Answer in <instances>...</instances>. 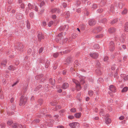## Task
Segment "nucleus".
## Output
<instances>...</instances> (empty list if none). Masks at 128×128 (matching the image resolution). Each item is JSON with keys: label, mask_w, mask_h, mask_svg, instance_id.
<instances>
[{"label": "nucleus", "mask_w": 128, "mask_h": 128, "mask_svg": "<svg viewBox=\"0 0 128 128\" xmlns=\"http://www.w3.org/2000/svg\"><path fill=\"white\" fill-rule=\"evenodd\" d=\"M88 94L90 96H92L93 95L94 92L93 91L90 90L88 92Z\"/></svg>", "instance_id": "obj_38"}, {"label": "nucleus", "mask_w": 128, "mask_h": 128, "mask_svg": "<svg viewBox=\"0 0 128 128\" xmlns=\"http://www.w3.org/2000/svg\"><path fill=\"white\" fill-rule=\"evenodd\" d=\"M72 81L73 82L76 84L77 88H78V90H79L82 88L80 83L78 80L75 79H73Z\"/></svg>", "instance_id": "obj_3"}, {"label": "nucleus", "mask_w": 128, "mask_h": 128, "mask_svg": "<svg viewBox=\"0 0 128 128\" xmlns=\"http://www.w3.org/2000/svg\"><path fill=\"white\" fill-rule=\"evenodd\" d=\"M97 7V5L96 4H93L92 5V10H94L96 9Z\"/></svg>", "instance_id": "obj_42"}, {"label": "nucleus", "mask_w": 128, "mask_h": 128, "mask_svg": "<svg viewBox=\"0 0 128 128\" xmlns=\"http://www.w3.org/2000/svg\"><path fill=\"white\" fill-rule=\"evenodd\" d=\"M17 16L18 17L19 16V18H18L19 19H21L22 18V15H21L20 16V15L19 14H18L16 15V16Z\"/></svg>", "instance_id": "obj_58"}, {"label": "nucleus", "mask_w": 128, "mask_h": 128, "mask_svg": "<svg viewBox=\"0 0 128 128\" xmlns=\"http://www.w3.org/2000/svg\"><path fill=\"white\" fill-rule=\"evenodd\" d=\"M28 6L29 9L30 10L33 8V6L30 3H29L28 4Z\"/></svg>", "instance_id": "obj_50"}, {"label": "nucleus", "mask_w": 128, "mask_h": 128, "mask_svg": "<svg viewBox=\"0 0 128 128\" xmlns=\"http://www.w3.org/2000/svg\"><path fill=\"white\" fill-rule=\"evenodd\" d=\"M28 98L23 95H22L20 97V100L19 105L21 106L22 105H24L26 103L27 101Z\"/></svg>", "instance_id": "obj_1"}, {"label": "nucleus", "mask_w": 128, "mask_h": 128, "mask_svg": "<svg viewBox=\"0 0 128 128\" xmlns=\"http://www.w3.org/2000/svg\"><path fill=\"white\" fill-rule=\"evenodd\" d=\"M66 17L68 18L70 16V13L69 11L67 12L66 14Z\"/></svg>", "instance_id": "obj_46"}, {"label": "nucleus", "mask_w": 128, "mask_h": 128, "mask_svg": "<svg viewBox=\"0 0 128 128\" xmlns=\"http://www.w3.org/2000/svg\"><path fill=\"white\" fill-rule=\"evenodd\" d=\"M49 82L50 84L53 85H54L55 82L54 79H53L52 78H50L49 79Z\"/></svg>", "instance_id": "obj_17"}, {"label": "nucleus", "mask_w": 128, "mask_h": 128, "mask_svg": "<svg viewBox=\"0 0 128 128\" xmlns=\"http://www.w3.org/2000/svg\"><path fill=\"white\" fill-rule=\"evenodd\" d=\"M41 127L42 128H46L47 126H48L47 124H46V122L45 124H42L40 125Z\"/></svg>", "instance_id": "obj_31"}, {"label": "nucleus", "mask_w": 128, "mask_h": 128, "mask_svg": "<svg viewBox=\"0 0 128 128\" xmlns=\"http://www.w3.org/2000/svg\"><path fill=\"white\" fill-rule=\"evenodd\" d=\"M18 127L20 128H26L25 126L24 125L22 126L20 124L18 125Z\"/></svg>", "instance_id": "obj_61"}, {"label": "nucleus", "mask_w": 128, "mask_h": 128, "mask_svg": "<svg viewBox=\"0 0 128 128\" xmlns=\"http://www.w3.org/2000/svg\"><path fill=\"white\" fill-rule=\"evenodd\" d=\"M24 48L23 44L21 43H18L16 45V48L22 52L23 51V48Z\"/></svg>", "instance_id": "obj_2"}, {"label": "nucleus", "mask_w": 128, "mask_h": 128, "mask_svg": "<svg viewBox=\"0 0 128 128\" xmlns=\"http://www.w3.org/2000/svg\"><path fill=\"white\" fill-rule=\"evenodd\" d=\"M74 64L75 66H78L79 65V64L78 63V61L76 60L74 62Z\"/></svg>", "instance_id": "obj_49"}, {"label": "nucleus", "mask_w": 128, "mask_h": 128, "mask_svg": "<svg viewBox=\"0 0 128 128\" xmlns=\"http://www.w3.org/2000/svg\"><path fill=\"white\" fill-rule=\"evenodd\" d=\"M124 30L125 31L128 32V22H126L124 26Z\"/></svg>", "instance_id": "obj_23"}, {"label": "nucleus", "mask_w": 128, "mask_h": 128, "mask_svg": "<svg viewBox=\"0 0 128 128\" xmlns=\"http://www.w3.org/2000/svg\"><path fill=\"white\" fill-rule=\"evenodd\" d=\"M107 22V19L106 18H104L100 20V22L103 23H106Z\"/></svg>", "instance_id": "obj_30"}, {"label": "nucleus", "mask_w": 128, "mask_h": 128, "mask_svg": "<svg viewBox=\"0 0 128 128\" xmlns=\"http://www.w3.org/2000/svg\"><path fill=\"white\" fill-rule=\"evenodd\" d=\"M0 126H1V128H5V124L4 123H2L0 124Z\"/></svg>", "instance_id": "obj_62"}, {"label": "nucleus", "mask_w": 128, "mask_h": 128, "mask_svg": "<svg viewBox=\"0 0 128 128\" xmlns=\"http://www.w3.org/2000/svg\"><path fill=\"white\" fill-rule=\"evenodd\" d=\"M8 69L10 70H16V68L13 66L11 65L9 66Z\"/></svg>", "instance_id": "obj_27"}, {"label": "nucleus", "mask_w": 128, "mask_h": 128, "mask_svg": "<svg viewBox=\"0 0 128 128\" xmlns=\"http://www.w3.org/2000/svg\"><path fill=\"white\" fill-rule=\"evenodd\" d=\"M81 114L80 113H78L75 114L74 116L76 118H79L81 117Z\"/></svg>", "instance_id": "obj_22"}, {"label": "nucleus", "mask_w": 128, "mask_h": 128, "mask_svg": "<svg viewBox=\"0 0 128 128\" xmlns=\"http://www.w3.org/2000/svg\"><path fill=\"white\" fill-rule=\"evenodd\" d=\"M127 12V10L125 9L122 12V14H126Z\"/></svg>", "instance_id": "obj_55"}, {"label": "nucleus", "mask_w": 128, "mask_h": 128, "mask_svg": "<svg viewBox=\"0 0 128 128\" xmlns=\"http://www.w3.org/2000/svg\"><path fill=\"white\" fill-rule=\"evenodd\" d=\"M109 90L112 92H116V89L115 87L113 85L109 86Z\"/></svg>", "instance_id": "obj_9"}, {"label": "nucleus", "mask_w": 128, "mask_h": 128, "mask_svg": "<svg viewBox=\"0 0 128 128\" xmlns=\"http://www.w3.org/2000/svg\"><path fill=\"white\" fill-rule=\"evenodd\" d=\"M90 56L93 58H97L98 56V54L97 53H91L90 54Z\"/></svg>", "instance_id": "obj_5"}, {"label": "nucleus", "mask_w": 128, "mask_h": 128, "mask_svg": "<svg viewBox=\"0 0 128 128\" xmlns=\"http://www.w3.org/2000/svg\"><path fill=\"white\" fill-rule=\"evenodd\" d=\"M66 26H67L66 25H65L64 26H60L58 28V30L60 31L64 30H67L68 28V26H67V27Z\"/></svg>", "instance_id": "obj_7"}, {"label": "nucleus", "mask_w": 128, "mask_h": 128, "mask_svg": "<svg viewBox=\"0 0 128 128\" xmlns=\"http://www.w3.org/2000/svg\"><path fill=\"white\" fill-rule=\"evenodd\" d=\"M50 104L52 106H55L57 104V103L56 102H51L50 103Z\"/></svg>", "instance_id": "obj_48"}, {"label": "nucleus", "mask_w": 128, "mask_h": 128, "mask_svg": "<svg viewBox=\"0 0 128 128\" xmlns=\"http://www.w3.org/2000/svg\"><path fill=\"white\" fill-rule=\"evenodd\" d=\"M114 6L113 4H112L110 6V12L113 13L114 12Z\"/></svg>", "instance_id": "obj_21"}, {"label": "nucleus", "mask_w": 128, "mask_h": 128, "mask_svg": "<svg viewBox=\"0 0 128 128\" xmlns=\"http://www.w3.org/2000/svg\"><path fill=\"white\" fill-rule=\"evenodd\" d=\"M94 49H98L99 48V46L98 44H96L94 46Z\"/></svg>", "instance_id": "obj_44"}, {"label": "nucleus", "mask_w": 128, "mask_h": 128, "mask_svg": "<svg viewBox=\"0 0 128 128\" xmlns=\"http://www.w3.org/2000/svg\"><path fill=\"white\" fill-rule=\"evenodd\" d=\"M26 26L27 27V28L28 29H29L30 28V24L28 20H27V21Z\"/></svg>", "instance_id": "obj_39"}, {"label": "nucleus", "mask_w": 128, "mask_h": 128, "mask_svg": "<svg viewBox=\"0 0 128 128\" xmlns=\"http://www.w3.org/2000/svg\"><path fill=\"white\" fill-rule=\"evenodd\" d=\"M13 123V122L12 121L9 120L7 122V124L8 125L10 126Z\"/></svg>", "instance_id": "obj_53"}, {"label": "nucleus", "mask_w": 128, "mask_h": 128, "mask_svg": "<svg viewBox=\"0 0 128 128\" xmlns=\"http://www.w3.org/2000/svg\"><path fill=\"white\" fill-rule=\"evenodd\" d=\"M38 40L39 41H41L42 39H44V36L42 35V33H39L38 35Z\"/></svg>", "instance_id": "obj_10"}, {"label": "nucleus", "mask_w": 128, "mask_h": 128, "mask_svg": "<svg viewBox=\"0 0 128 128\" xmlns=\"http://www.w3.org/2000/svg\"><path fill=\"white\" fill-rule=\"evenodd\" d=\"M45 62V60L44 58H40L39 60V62L41 63H44Z\"/></svg>", "instance_id": "obj_35"}, {"label": "nucleus", "mask_w": 128, "mask_h": 128, "mask_svg": "<svg viewBox=\"0 0 128 128\" xmlns=\"http://www.w3.org/2000/svg\"><path fill=\"white\" fill-rule=\"evenodd\" d=\"M45 4V3L44 2H42L40 4V7H42V6L44 5Z\"/></svg>", "instance_id": "obj_63"}, {"label": "nucleus", "mask_w": 128, "mask_h": 128, "mask_svg": "<svg viewBox=\"0 0 128 128\" xmlns=\"http://www.w3.org/2000/svg\"><path fill=\"white\" fill-rule=\"evenodd\" d=\"M95 72L98 75H100L102 74L101 70L100 68H98L96 70Z\"/></svg>", "instance_id": "obj_20"}, {"label": "nucleus", "mask_w": 128, "mask_h": 128, "mask_svg": "<svg viewBox=\"0 0 128 128\" xmlns=\"http://www.w3.org/2000/svg\"><path fill=\"white\" fill-rule=\"evenodd\" d=\"M72 61V58L70 56H69L66 59L65 62L69 64Z\"/></svg>", "instance_id": "obj_13"}, {"label": "nucleus", "mask_w": 128, "mask_h": 128, "mask_svg": "<svg viewBox=\"0 0 128 128\" xmlns=\"http://www.w3.org/2000/svg\"><path fill=\"white\" fill-rule=\"evenodd\" d=\"M43 115L40 112H39V113L37 114L36 116L38 117H41L43 116Z\"/></svg>", "instance_id": "obj_52"}, {"label": "nucleus", "mask_w": 128, "mask_h": 128, "mask_svg": "<svg viewBox=\"0 0 128 128\" xmlns=\"http://www.w3.org/2000/svg\"><path fill=\"white\" fill-rule=\"evenodd\" d=\"M4 98V96L3 94L2 90H0V99H3Z\"/></svg>", "instance_id": "obj_37"}, {"label": "nucleus", "mask_w": 128, "mask_h": 128, "mask_svg": "<svg viewBox=\"0 0 128 128\" xmlns=\"http://www.w3.org/2000/svg\"><path fill=\"white\" fill-rule=\"evenodd\" d=\"M114 42L112 41H111L110 43L109 48L110 51L112 52L114 49Z\"/></svg>", "instance_id": "obj_4"}, {"label": "nucleus", "mask_w": 128, "mask_h": 128, "mask_svg": "<svg viewBox=\"0 0 128 128\" xmlns=\"http://www.w3.org/2000/svg\"><path fill=\"white\" fill-rule=\"evenodd\" d=\"M57 36H59V37L62 38H63V36L62 35V32H61L59 33Z\"/></svg>", "instance_id": "obj_57"}, {"label": "nucleus", "mask_w": 128, "mask_h": 128, "mask_svg": "<svg viewBox=\"0 0 128 128\" xmlns=\"http://www.w3.org/2000/svg\"><path fill=\"white\" fill-rule=\"evenodd\" d=\"M68 86V83H64L62 85V88L64 89H66Z\"/></svg>", "instance_id": "obj_19"}, {"label": "nucleus", "mask_w": 128, "mask_h": 128, "mask_svg": "<svg viewBox=\"0 0 128 128\" xmlns=\"http://www.w3.org/2000/svg\"><path fill=\"white\" fill-rule=\"evenodd\" d=\"M98 32L101 31L102 30V28L100 26L97 27L95 28V29Z\"/></svg>", "instance_id": "obj_26"}, {"label": "nucleus", "mask_w": 128, "mask_h": 128, "mask_svg": "<svg viewBox=\"0 0 128 128\" xmlns=\"http://www.w3.org/2000/svg\"><path fill=\"white\" fill-rule=\"evenodd\" d=\"M43 76V75L42 74H40L38 75H37L36 76L35 78L36 79L38 80L40 79V78H42Z\"/></svg>", "instance_id": "obj_25"}, {"label": "nucleus", "mask_w": 128, "mask_h": 128, "mask_svg": "<svg viewBox=\"0 0 128 128\" xmlns=\"http://www.w3.org/2000/svg\"><path fill=\"white\" fill-rule=\"evenodd\" d=\"M18 125L17 126L16 124H14L13 125H12V128H18Z\"/></svg>", "instance_id": "obj_51"}, {"label": "nucleus", "mask_w": 128, "mask_h": 128, "mask_svg": "<svg viewBox=\"0 0 128 128\" xmlns=\"http://www.w3.org/2000/svg\"><path fill=\"white\" fill-rule=\"evenodd\" d=\"M62 38H61L57 36L55 38V40L57 42H60V44H61Z\"/></svg>", "instance_id": "obj_15"}, {"label": "nucleus", "mask_w": 128, "mask_h": 128, "mask_svg": "<svg viewBox=\"0 0 128 128\" xmlns=\"http://www.w3.org/2000/svg\"><path fill=\"white\" fill-rule=\"evenodd\" d=\"M57 8H54L51 10V12L52 13H54L57 11Z\"/></svg>", "instance_id": "obj_47"}, {"label": "nucleus", "mask_w": 128, "mask_h": 128, "mask_svg": "<svg viewBox=\"0 0 128 128\" xmlns=\"http://www.w3.org/2000/svg\"><path fill=\"white\" fill-rule=\"evenodd\" d=\"M126 34H122L120 37V40L121 42H124L125 41L126 38Z\"/></svg>", "instance_id": "obj_8"}, {"label": "nucleus", "mask_w": 128, "mask_h": 128, "mask_svg": "<svg viewBox=\"0 0 128 128\" xmlns=\"http://www.w3.org/2000/svg\"><path fill=\"white\" fill-rule=\"evenodd\" d=\"M45 110V109L44 108H43L42 110H40L39 112H40L43 115H44V111Z\"/></svg>", "instance_id": "obj_60"}, {"label": "nucleus", "mask_w": 128, "mask_h": 128, "mask_svg": "<svg viewBox=\"0 0 128 128\" xmlns=\"http://www.w3.org/2000/svg\"><path fill=\"white\" fill-rule=\"evenodd\" d=\"M40 120H39V119H36L35 120H34L33 121V122H36V123H39L40 122Z\"/></svg>", "instance_id": "obj_56"}, {"label": "nucleus", "mask_w": 128, "mask_h": 128, "mask_svg": "<svg viewBox=\"0 0 128 128\" xmlns=\"http://www.w3.org/2000/svg\"><path fill=\"white\" fill-rule=\"evenodd\" d=\"M30 63L29 62H28L27 63L26 65V70H28L30 67Z\"/></svg>", "instance_id": "obj_32"}, {"label": "nucleus", "mask_w": 128, "mask_h": 128, "mask_svg": "<svg viewBox=\"0 0 128 128\" xmlns=\"http://www.w3.org/2000/svg\"><path fill=\"white\" fill-rule=\"evenodd\" d=\"M111 120L110 118H106V124L110 123L111 122Z\"/></svg>", "instance_id": "obj_29"}, {"label": "nucleus", "mask_w": 128, "mask_h": 128, "mask_svg": "<svg viewBox=\"0 0 128 128\" xmlns=\"http://www.w3.org/2000/svg\"><path fill=\"white\" fill-rule=\"evenodd\" d=\"M97 11L99 13H101L103 12V9L102 8L99 9Z\"/></svg>", "instance_id": "obj_64"}, {"label": "nucleus", "mask_w": 128, "mask_h": 128, "mask_svg": "<svg viewBox=\"0 0 128 128\" xmlns=\"http://www.w3.org/2000/svg\"><path fill=\"white\" fill-rule=\"evenodd\" d=\"M103 36V34H101L97 35L95 36V38H100L102 37Z\"/></svg>", "instance_id": "obj_40"}, {"label": "nucleus", "mask_w": 128, "mask_h": 128, "mask_svg": "<svg viewBox=\"0 0 128 128\" xmlns=\"http://www.w3.org/2000/svg\"><path fill=\"white\" fill-rule=\"evenodd\" d=\"M88 23L90 26H92L95 24L96 21L93 19H90L89 20Z\"/></svg>", "instance_id": "obj_6"}, {"label": "nucleus", "mask_w": 128, "mask_h": 128, "mask_svg": "<svg viewBox=\"0 0 128 128\" xmlns=\"http://www.w3.org/2000/svg\"><path fill=\"white\" fill-rule=\"evenodd\" d=\"M96 67L98 68H100L101 64L99 61L98 60H96Z\"/></svg>", "instance_id": "obj_18"}, {"label": "nucleus", "mask_w": 128, "mask_h": 128, "mask_svg": "<svg viewBox=\"0 0 128 128\" xmlns=\"http://www.w3.org/2000/svg\"><path fill=\"white\" fill-rule=\"evenodd\" d=\"M59 53L56 52L53 54V56L54 58H57L58 56Z\"/></svg>", "instance_id": "obj_41"}, {"label": "nucleus", "mask_w": 128, "mask_h": 128, "mask_svg": "<svg viewBox=\"0 0 128 128\" xmlns=\"http://www.w3.org/2000/svg\"><path fill=\"white\" fill-rule=\"evenodd\" d=\"M28 84L26 83L24 86L23 90H22V92H23L24 93H25L26 92L27 90V88L28 86Z\"/></svg>", "instance_id": "obj_14"}, {"label": "nucleus", "mask_w": 128, "mask_h": 128, "mask_svg": "<svg viewBox=\"0 0 128 128\" xmlns=\"http://www.w3.org/2000/svg\"><path fill=\"white\" fill-rule=\"evenodd\" d=\"M108 31L110 33H112L116 31V29L112 27L110 28Z\"/></svg>", "instance_id": "obj_16"}, {"label": "nucleus", "mask_w": 128, "mask_h": 128, "mask_svg": "<svg viewBox=\"0 0 128 128\" xmlns=\"http://www.w3.org/2000/svg\"><path fill=\"white\" fill-rule=\"evenodd\" d=\"M50 64V62L48 60H47L45 63V67L46 68H48Z\"/></svg>", "instance_id": "obj_24"}, {"label": "nucleus", "mask_w": 128, "mask_h": 128, "mask_svg": "<svg viewBox=\"0 0 128 128\" xmlns=\"http://www.w3.org/2000/svg\"><path fill=\"white\" fill-rule=\"evenodd\" d=\"M118 20L117 19H114L111 22L110 24H114L116 23L118 21Z\"/></svg>", "instance_id": "obj_36"}, {"label": "nucleus", "mask_w": 128, "mask_h": 128, "mask_svg": "<svg viewBox=\"0 0 128 128\" xmlns=\"http://www.w3.org/2000/svg\"><path fill=\"white\" fill-rule=\"evenodd\" d=\"M78 35L76 33H73L72 35V38H74L77 36Z\"/></svg>", "instance_id": "obj_45"}, {"label": "nucleus", "mask_w": 128, "mask_h": 128, "mask_svg": "<svg viewBox=\"0 0 128 128\" xmlns=\"http://www.w3.org/2000/svg\"><path fill=\"white\" fill-rule=\"evenodd\" d=\"M78 124V123L76 122H74L70 124L69 126L72 128H75Z\"/></svg>", "instance_id": "obj_12"}, {"label": "nucleus", "mask_w": 128, "mask_h": 128, "mask_svg": "<svg viewBox=\"0 0 128 128\" xmlns=\"http://www.w3.org/2000/svg\"><path fill=\"white\" fill-rule=\"evenodd\" d=\"M54 120H50L49 122H46V124L48 126L52 127V126L54 123Z\"/></svg>", "instance_id": "obj_11"}, {"label": "nucleus", "mask_w": 128, "mask_h": 128, "mask_svg": "<svg viewBox=\"0 0 128 128\" xmlns=\"http://www.w3.org/2000/svg\"><path fill=\"white\" fill-rule=\"evenodd\" d=\"M42 86L41 84H39L34 89V91H36L38 90L40 88H41Z\"/></svg>", "instance_id": "obj_33"}, {"label": "nucleus", "mask_w": 128, "mask_h": 128, "mask_svg": "<svg viewBox=\"0 0 128 128\" xmlns=\"http://www.w3.org/2000/svg\"><path fill=\"white\" fill-rule=\"evenodd\" d=\"M128 90L127 87H124L122 90V92H126Z\"/></svg>", "instance_id": "obj_34"}, {"label": "nucleus", "mask_w": 128, "mask_h": 128, "mask_svg": "<svg viewBox=\"0 0 128 128\" xmlns=\"http://www.w3.org/2000/svg\"><path fill=\"white\" fill-rule=\"evenodd\" d=\"M68 40V38H66V39H65L64 40H63V41L62 40L61 42V44H62L63 45V44L64 43V42H67Z\"/></svg>", "instance_id": "obj_43"}, {"label": "nucleus", "mask_w": 128, "mask_h": 128, "mask_svg": "<svg viewBox=\"0 0 128 128\" xmlns=\"http://www.w3.org/2000/svg\"><path fill=\"white\" fill-rule=\"evenodd\" d=\"M38 102L40 105H41L43 102V100L42 98H40L38 100Z\"/></svg>", "instance_id": "obj_28"}, {"label": "nucleus", "mask_w": 128, "mask_h": 128, "mask_svg": "<svg viewBox=\"0 0 128 128\" xmlns=\"http://www.w3.org/2000/svg\"><path fill=\"white\" fill-rule=\"evenodd\" d=\"M76 111V109L75 108H72L70 110L71 112L73 113H74Z\"/></svg>", "instance_id": "obj_59"}, {"label": "nucleus", "mask_w": 128, "mask_h": 128, "mask_svg": "<svg viewBox=\"0 0 128 128\" xmlns=\"http://www.w3.org/2000/svg\"><path fill=\"white\" fill-rule=\"evenodd\" d=\"M53 22L52 21H51L48 24V26L50 27L53 24Z\"/></svg>", "instance_id": "obj_54"}]
</instances>
